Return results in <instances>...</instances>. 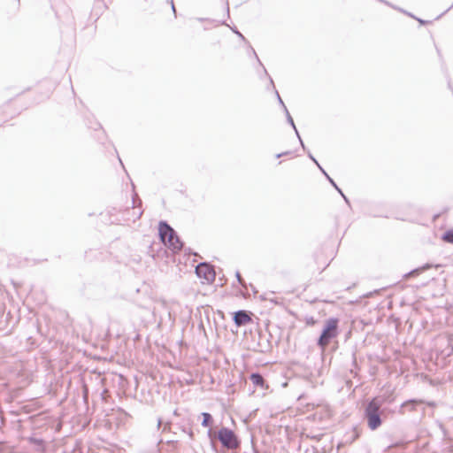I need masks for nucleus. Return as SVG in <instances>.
I'll return each mask as SVG.
<instances>
[{
  "label": "nucleus",
  "mask_w": 453,
  "mask_h": 453,
  "mask_svg": "<svg viewBox=\"0 0 453 453\" xmlns=\"http://www.w3.org/2000/svg\"><path fill=\"white\" fill-rule=\"evenodd\" d=\"M211 447L213 448V449H214L215 451H217V449H216V446H215V443H214L213 440H211Z\"/></svg>",
  "instance_id": "nucleus-35"
},
{
  "label": "nucleus",
  "mask_w": 453,
  "mask_h": 453,
  "mask_svg": "<svg viewBox=\"0 0 453 453\" xmlns=\"http://www.w3.org/2000/svg\"><path fill=\"white\" fill-rule=\"evenodd\" d=\"M250 287L252 288V291L256 294L257 290L255 289V288L252 285H250Z\"/></svg>",
  "instance_id": "nucleus-39"
},
{
  "label": "nucleus",
  "mask_w": 453,
  "mask_h": 453,
  "mask_svg": "<svg viewBox=\"0 0 453 453\" xmlns=\"http://www.w3.org/2000/svg\"><path fill=\"white\" fill-rule=\"evenodd\" d=\"M233 320L236 326H242L251 321L250 312L245 310H239L233 313Z\"/></svg>",
  "instance_id": "nucleus-7"
},
{
  "label": "nucleus",
  "mask_w": 453,
  "mask_h": 453,
  "mask_svg": "<svg viewBox=\"0 0 453 453\" xmlns=\"http://www.w3.org/2000/svg\"><path fill=\"white\" fill-rule=\"evenodd\" d=\"M448 86L451 88L450 81H449Z\"/></svg>",
  "instance_id": "nucleus-43"
},
{
  "label": "nucleus",
  "mask_w": 453,
  "mask_h": 453,
  "mask_svg": "<svg viewBox=\"0 0 453 453\" xmlns=\"http://www.w3.org/2000/svg\"><path fill=\"white\" fill-rule=\"evenodd\" d=\"M432 267H434V265H433V264L426 263V264H425V265H422V266H419V267H417V268L412 269V270H411V271H410L409 273H405V274L403 275V277H404L405 279H408V278H410V277H411V276H417V275H418V274L422 273L424 271H426V270H427V269H429V268H432Z\"/></svg>",
  "instance_id": "nucleus-10"
},
{
  "label": "nucleus",
  "mask_w": 453,
  "mask_h": 453,
  "mask_svg": "<svg viewBox=\"0 0 453 453\" xmlns=\"http://www.w3.org/2000/svg\"><path fill=\"white\" fill-rule=\"evenodd\" d=\"M451 8H453V4L443 12L441 13V15H439L436 19H440L444 13H446L447 12H449Z\"/></svg>",
  "instance_id": "nucleus-31"
},
{
  "label": "nucleus",
  "mask_w": 453,
  "mask_h": 453,
  "mask_svg": "<svg viewBox=\"0 0 453 453\" xmlns=\"http://www.w3.org/2000/svg\"><path fill=\"white\" fill-rule=\"evenodd\" d=\"M207 434H208V436H209V437H211V429H209V430H208V432H207Z\"/></svg>",
  "instance_id": "nucleus-38"
},
{
  "label": "nucleus",
  "mask_w": 453,
  "mask_h": 453,
  "mask_svg": "<svg viewBox=\"0 0 453 453\" xmlns=\"http://www.w3.org/2000/svg\"><path fill=\"white\" fill-rule=\"evenodd\" d=\"M380 397L383 398L384 403H392L395 400V396L394 395V392H390L388 395H380Z\"/></svg>",
  "instance_id": "nucleus-18"
},
{
  "label": "nucleus",
  "mask_w": 453,
  "mask_h": 453,
  "mask_svg": "<svg viewBox=\"0 0 453 453\" xmlns=\"http://www.w3.org/2000/svg\"><path fill=\"white\" fill-rule=\"evenodd\" d=\"M425 402L421 399L412 398L406 400L400 405L399 413L403 414L405 409H408L409 411H416L418 407L422 405Z\"/></svg>",
  "instance_id": "nucleus-8"
},
{
  "label": "nucleus",
  "mask_w": 453,
  "mask_h": 453,
  "mask_svg": "<svg viewBox=\"0 0 453 453\" xmlns=\"http://www.w3.org/2000/svg\"><path fill=\"white\" fill-rule=\"evenodd\" d=\"M218 440L223 448L227 449H236L240 448L241 441L237 434L229 427L222 426L218 431Z\"/></svg>",
  "instance_id": "nucleus-3"
},
{
  "label": "nucleus",
  "mask_w": 453,
  "mask_h": 453,
  "mask_svg": "<svg viewBox=\"0 0 453 453\" xmlns=\"http://www.w3.org/2000/svg\"><path fill=\"white\" fill-rule=\"evenodd\" d=\"M439 427H440L441 431L443 434V437H445V438L448 437L449 436L448 431H447V429L445 428V426H443L442 423H439Z\"/></svg>",
  "instance_id": "nucleus-25"
},
{
  "label": "nucleus",
  "mask_w": 453,
  "mask_h": 453,
  "mask_svg": "<svg viewBox=\"0 0 453 453\" xmlns=\"http://www.w3.org/2000/svg\"><path fill=\"white\" fill-rule=\"evenodd\" d=\"M225 4H226V9L227 16L229 17V3H228V0H225Z\"/></svg>",
  "instance_id": "nucleus-30"
},
{
  "label": "nucleus",
  "mask_w": 453,
  "mask_h": 453,
  "mask_svg": "<svg viewBox=\"0 0 453 453\" xmlns=\"http://www.w3.org/2000/svg\"><path fill=\"white\" fill-rule=\"evenodd\" d=\"M307 155H308V157L319 167V169L320 170V172L326 176V180L329 181V183L335 188V190H337V192L342 196L343 200L345 201V203L349 206L350 205V202L349 200V198L344 195V193L342 192V190L338 187V185L336 184V182L327 174V173L324 170V168L319 165V163L318 162V160L313 157V155L310 152V151H307Z\"/></svg>",
  "instance_id": "nucleus-6"
},
{
  "label": "nucleus",
  "mask_w": 453,
  "mask_h": 453,
  "mask_svg": "<svg viewBox=\"0 0 453 453\" xmlns=\"http://www.w3.org/2000/svg\"><path fill=\"white\" fill-rule=\"evenodd\" d=\"M231 31L235 34L242 42H247L245 36L237 29L235 26L229 27Z\"/></svg>",
  "instance_id": "nucleus-19"
},
{
  "label": "nucleus",
  "mask_w": 453,
  "mask_h": 453,
  "mask_svg": "<svg viewBox=\"0 0 453 453\" xmlns=\"http://www.w3.org/2000/svg\"><path fill=\"white\" fill-rule=\"evenodd\" d=\"M137 196V194L135 192H134L133 197H132V208L134 207V196Z\"/></svg>",
  "instance_id": "nucleus-32"
},
{
  "label": "nucleus",
  "mask_w": 453,
  "mask_h": 453,
  "mask_svg": "<svg viewBox=\"0 0 453 453\" xmlns=\"http://www.w3.org/2000/svg\"><path fill=\"white\" fill-rule=\"evenodd\" d=\"M316 319L313 317H306L305 323L308 326H314L316 324Z\"/></svg>",
  "instance_id": "nucleus-23"
},
{
  "label": "nucleus",
  "mask_w": 453,
  "mask_h": 453,
  "mask_svg": "<svg viewBox=\"0 0 453 453\" xmlns=\"http://www.w3.org/2000/svg\"><path fill=\"white\" fill-rule=\"evenodd\" d=\"M161 419L159 418L158 421H157V427L159 428L160 427V425H161Z\"/></svg>",
  "instance_id": "nucleus-37"
},
{
  "label": "nucleus",
  "mask_w": 453,
  "mask_h": 453,
  "mask_svg": "<svg viewBox=\"0 0 453 453\" xmlns=\"http://www.w3.org/2000/svg\"><path fill=\"white\" fill-rule=\"evenodd\" d=\"M296 136H297V138H298V140H299V142H300V144H301L302 148H303V150L305 151V150H306V147H305V145H304V143H303V140H302V138H301L300 134H298V135H296Z\"/></svg>",
  "instance_id": "nucleus-29"
},
{
  "label": "nucleus",
  "mask_w": 453,
  "mask_h": 453,
  "mask_svg": "<svg viewBox=\"0 0 453 453\" xmlns=\"http://www.w3.org/2000/svg\"><path fill=\"white\" fill-rule=\"evenodd\" d=\"M195 272L198 278L204 280L208 283L213 282L216 277L213 266L207 262L199 263L196 266Z\"/></svg>",
  "instance_id": "nucleus-4"
},
{
  "label": "nucleus",
  "mask_w": 453,
  "mask_h": 453,
  "mask_svg": "<svg viewBox=\"0 0 453 453\" xmlns=\"http://www.w3.org/2000/svg\"><path fill=\"white\" fill-rule=\"evenodd\" d=\"M250 50H251V51H250V54H253V55H254V57L256 58V59L257 60V62L259 63V65L263 67V70H264V73H265V76H268V73H267L266 69L265 68V66L263 65V64L261 63V61H260L259 58L257 57V53H256L255 50H254L250 45Z\"/></svg>",
  "instance_id": "nucleus-20"
},
{
  "label": "nucleus",
  "mask_w": 453,
  "mask_h": 453,
  "mask_svg": "<svg viewBox=\"0 0 453 453\" xmlns=\"http://www.w3.org/2000/svg\"><path fill=\"white\" fill-rule=\"evenodd\" d=\"M321 436H322V435H314V436H312L311 438H312V439H315V440H317V441H319V439H320V437H321Z\"/></svg>",
  "instance_id": "nucleus-34"
},
{
  "label": "nucleus",
  "mask_w": 453,
  "mask_h": 453,
  "mask_svg": "<svg viewBox=\"0 0 453 453\" xmlns=\"http://www.w3.org/2000/svg\"><path fill=\"white\" fill-rule=\"evenodd\" d=\"M434 403H428V405L430 406H433Z\"/></svg>",
  "instance_id": "nucleus-42"
},
{
  "label": "nucleus",
  "mask_w": 453,
  "mask_h": 453,
  "mask_svg": "<svg viewBox=\"0 0 453 453\" xmlns=\"http://www.w3.org/2000/svg\"><path fill=\"white\" fill-rule=\"evenodd\" d=\"M221 24H222V25H225V26H228V25L226 23V21H222V22H221Z\"/></svg>",
  "instance_id": "nucleus-40"
},
{
  "label": "nucleus",
  "mask_w": 453,
  "mask_h": 453,
  "mask_svg": "<svg viewBox=\"0 0 453 453\" xmlns=\"http://www.w3.org/2000/svg\"><path fill=\"white\" fill-rule=\"evenodd\" d=\"M250 380L252 384L256 387H259L264 388L265 385V380L261 373L259 372H252L250 376Z\"/></svg>",
  "instance_id": "nucleus-11"
},
{
  "label": "nucleus",
  "mask_w": 453,
  "mask_h": 453,
  "mask_svg": "<svg viewBox=\"0 0 453 453\" xmlns=\"http://www.w3.org/2000/svg\"><path fill=\"white\" fill-rule=\"evenodd\" d=\"M290 154H291V151L288 150V151H284V152L276 154V157L280 158L281 157L288 156V155H290Z\"/></svg>",
  "instance_id": "nucleus-28"
},
{
  "label": "nucleus",
  "mask_w": 453,
  "mask_h": 453,
  "mask_svg": "<svg viewBox=\"0 0 453 453\" xmlns=\"http://www.w3.org/2000/svg\"><path fill=\"white\" fill-rule=\"evenodd\" d=\"M183 432L187 433L190 439L194 438V432L192 431L191 428H188V430L184 428Z\"/></svg>",
  "instance_id": "nucleus-27"
},
{
  "label": "nucleus",
  "mask_w": 453,
  "mask_h": 453,
  "mask_svg": "<svg viewBox=\"0 0 453 453\" xmlns=\"http://www.w3.org/2000/svg\"><path fill=\"white\" fill-rule=\"evenodd\" d=\"M339 323V319L335 317H332L325 320L321 333L317 340V346L322 351L326 349L332 340L338 336L340 333Z\"/></svg>",
  "instance_id": "nucleus-2"
},
{
  "label": "nucleus",
  "mask_w": 453,
  "mask_h": 453,
  "mask_svg": "<svg viewBox=\"0 0 453 453\" xmlns=\"http://www.w3.org/2000/svg\"><path fill=\"white\" fill-rule=\"evenodd\" d=\"M171 4H172V10L173 11V12H175V6H174L173 0H171Z\"/></svg>",
  "instance_id": "nucleus-36"
},
{
  "label": "nucleus",
  "mask_w": 453,
  "mask_h": 453,
  "mask_svg": "<svg viewBox=\"0 0 453 453\" xmlns=\"http://www.w3.org/2000/svg\"><path fill=\"white\" fill-rule=\"evenodd\" d=\"M284 112L286 114V118H287V121L288 123L292 127V128L295 130V133L296 135H298V130L296 127V124L294 122V119L292 118V116L290 115L287 106H284Z\"/></svg>",
  "instance_id": "nucleus-15"
},
{
  "label": "nucleus",
  "mask_w": 453,
  "mask_h": 453,
  "mask_svg": "<svg viewBox=\"0 0 453 453\" xmlns=\"http://www.w3.org/2000/svg\"><path fill=\"white\" fill-rule=\"evenodd\" d=\"M115 153H116V154H118L116 150H115ZM117 157H118V159H119V161L120 165H122V167H124L123 163H122V161H121V158L119 157V155H117Z\"/></svg>",
  "instance_id": "nucleus-33"
},
{
  "label": "nucleus",
  "mask_w": 453,
  "mask_h": 453,
  "mask_svg": "<svg viewBox=\"0 0 453 453\" xmlns=\"http://www.w3.org/2000/svg\"><path fill=\"white\" fill-rule=\"evenodd\" d=\"M173 234V228L165 221L160 220L158 223V235L163 242H165L166 237Z\"/></svg>",
  "instance_id": "nucleus-9"
},
{
  "label": "nucleus",
  "mask_w": 453,
  "mask_h": 453,
  "mask_svg": "<svg viewBox=\"0 0 453 453\" xmlns=\"http://www.w3.org/2000/svg\"><path fill=\"white\" fill-rule=\"evenodd\" d=\"M408 15H409V16H411V17H412V18H414V19H417L420 24H422V25H425V24H428V23H430V21H428V20H425V19H419V18H416V17H414V16H413L412 14H411V13H408Z\"/></svg>",
  "instance_id": "nucleus-26"
},
{
  "label": "nucleus",
  "mask_w": 453,
  "mask_h": 453,
  "mask_svg": "<svg viewBox=\"0 0 453 453\" xmlns=\"http://www.w3.org/2000/svg\"><path fill=\"white\" fill-rule=\"evenodd\" d=\"M132 416L122 408H115V428H126L131 424Z\"/></svg>",
  "instance_id": "nucleus-5"
},
{
  "label": "nucleus",
  "mask_w": 453,
  "mask_h": 453,
  "mask_svg": "<svg viewBox=\"0 0 453 453\" xmlns=\"http://www.w3.org/2000/svg\"><path fill=\"white\" fill-rule=\"evenodd\" d=\"M441 239L446 242L453 244V229H449L444 232Z\"/></svg>",
  "instance_id": "nucleus-16"
},
{
  "label": "nucleus",
  "mask_w": 453,
  "mask_h": 453,
  "mask_svg": "<svg viewBox=\"0 0 453 453\" xmlns=\"http://www.w3.org/2000/svg\"><path fill=\"white\" fill-rule=\"evenodd\" d=\"M172 242H173V245H170L169 248L173 252H178V251L181 250L184 246V242L180 240V237H174V239L173 240Z\"/></svg>",
  "instance_id": "nucleus-14"
},
{
  "label": "nucleus",
  "mask_w": 453,
  "mask_h": 453,
  "mask_svg": "<svg viewBox=\"0 0 453 453\" xmlns=\"http://www.w3.org/2000/svg\"><path fill=\"white\" fill-rule=\"evenodd\" d=\"M267 77L269 78L270 85H271V86L273 87V88L274 89V92H275V95H276L277 99H278V101H279V104H280L281 105V107L284 109V106H286V105H285L284 102L282 101V99H281V97H280V96L279 92H278V91H277V89L275 88V86H274V83H273V79L271 78V76H270L269 74H268V76H267Z\"/></svg>",
  "instance_id": "nucleus-17"
},
{
  "label": "nucleus",
  "mask_w": 453,
  "mask_h": 453,
  "mask_svg": "<svg viewBox=\"0 0 453 453\" xmlns=\"http://www.w3.org/2000/svg\"><path fill=\"white\" fill-rule=\"evenodd\" d=\"M115 376H118V378H119L118 384H119V388L120 392H118L117 395L119 396H120L122 394L123 395L126 394V389H127V388L128 386V381L121 373H117L115 372Z\"/></svg>",
  "instance_id": "nucleus-12"
},
{
  "label": "nucleus",
  "mask_w": 453,
  "mask_h": 453,
  "mask_svg": "<svg viewBox=\"0 0 453 453\" xmlns=\"http://www.w3.org/2000/svg\"><path fill=\"white\" fill-rule=\"evenodd\" d=\"M269 349V344L265 346H262L260 343H258V348L256 349L258 352L265 353Z\"/></svg>",
  "instance_id": "nucleus-24"
},
{
  "label": "nucleus",
  "mask_w": 453,
  "mask_h": 453,
  "mask_svg": "<svg viewBox=\"0 0 453 453\" xmlns=\"http://www.w3.org/2000/svg\"><path fill=\"white\" fill-rule=\"evenodd\" d=\"M203 420L201 425L204 427H211L213 425V417L209 412H202Z\"/></svg>",
  "instance_id": "nucleus-13"
},
{
  "label": "nucleus",
  "mask_w": 453,
  "mask_h": 453,
  "mask_svg": "<svg viewBox=\"0 0 453 453\" xmlns=\"http://www.w3.org/2000/svg\"><path fill=\"white\" fill-rule=\"evenodd\" d=\"M198 20L203 21V20H204V19L200 18V19H198Z\"/></svg>",
  "instance_id": "nucleus-44"
},
{
  "label": "nucleus",
  "mask_w": 453,
  "mask_h": 453,
  "mask_svg": "<svg viewBox=\"0 0 453 453\" xmlns=\"http://www.w3.org/2000/svg\"><path fill=\"white\" fill-rule=\"evenodd\" d=\"M142 211H140V212H139V214H138V216H137V218H140V217L142 216Z\"/></svg>",
  "instance_id": "nucleus-41"
},
{
  "label": "nucleus",
  "mask_w": 453,
  "mask_h": 453,
  "mask_svg": "<svg viewBox=\"0 0 453 453\" xmlns=\"http://www.w3.org/2000/svg\"><path fill=\"white\" fill-rule=\"evenodd\" d=\"M384 400L380 396H374L364 402L362 418L371 431L378 430L388 419L391 410L383 407Z\"/></svg>",
  "instance_id": "nucleus-1"
},
{
  "label": "nucleus",
  "mask_w": 453,
  "mask_h": 453,
  "mask_svg": "<svg viewBox=\"0 0 453 453\" xmlns=\"http://www.w3.org/2000/svg\"><path fill=\"white\" fill-rule=\"evenodd\" d=\"M174 237H179V235L177 234L176 231L173 229V234H170L166 237V241H165V244L168 245V247L170 245H173V240L174 239Z\"/></svg>",
  "instance_id": "nucleus-21"
},
{
  "label": "nucleus",
  "mask_w": 453,
  "mask_h": 453,
  "mask_svg": "<svg viewBox=\"0 0 453 453\" xmlns=\"http://www.w3.org/2000/svg\"><path fill=\"white\" fill-rule=\"evenodd\" d=\"M235 277H236V279H237L238 283H239L242 287H243V288H247L246 282H245V281H244V280L242 279V275H241V273H240V272H239V271H236V273H235Z\"/></svg>",
  "instance_id": "nucleus-22"
}]
</instances>
